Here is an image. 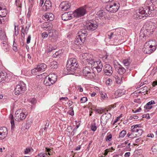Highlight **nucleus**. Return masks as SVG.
<instances>
[{
    "label": "nucleus",
    "mask_w": 157,
    "mask_h": 157,
    "mask_svg": "<svg viewBox=\"0 0 157 157\" xmlns=\"http://www.w3.org/2000/svg\"><path fill=\"white\" fill-rule=\"evenodd\" d=\"M90 56H92V55L88 53H82L80 56V58L82 60L83 62H86L87 60Z\"/></svg>",
    "instance_id": "nucleus-17"
},
{
    "label": "nucleus",
    "mask_w": 157,
    "mask_h": 157,
    "mask_svg": "<svg viewBox=\"0 0 157 157\" xmlns=\"http://www.w3.org/2000/svg\"><path fill=\"white\" fill-rule=\"evenodd\" d=\"M96 65H97V66L95 65L94 66L93 68H95L97 70V72L99 73L101 71L103 67L102 63L101 61H97Z\"/></svg>",
    "instance_id": "nucleus-20"
},
{
    "label": "nucleus",
    "mask_w": 157,
    "mask_h": 157,
    "mask_svg": "<svg viewBox=\"0 0 157 157\" xmlns=\"http://www.w3.org/2000/svg\"><path fill=\"white\" fill-rule=\"evenodd\" d=\"M115 94L118 97H119L123 95L124 93L121 90H119L116 92Z\"/></svg>",
    "instance_id": "nucleus-39"
},
{
    "label": "nucleus",
    "mask_w": 157,
    "mask_h": 157,
    "mask_svg": "<svg viewBox=\"0 0 157 157\" xmlns=\"http://www.w3.org/2000/svg\"><path fill=\"white\" fill-rule=\"evenodd\" d=\"M0 16L3 18L5 17L7 14V11L6 8L2 10H0Z\"/></svg>",
    "instance_id": "nucleus-30"
},
{
    "label": "nucleus",
    "mask_w": 157,
    "mask_h": 157,
    "mask_svg": "<svg viewBox=\"0 0 157 157\" xmlns=\"http://www.w3.org/2000/svg\"><path fill=\"white\" fill-rule=\"evenodd\" d=\"M103 71L104 74L107 75H111L113 73L112 67L109 64H107L104 65Z\"/></svg>",
    "instance_id": "nucleus-13"
},
{
    "label": "nucleus",
    "mask_w": 157,
    "mask_h": 157,
    "mask_svg": "<svg viewBox=\"0 0 157 157\" xmlns=\"http://www.w3.org/2000/svg\"><path fill=\"white\" fill-rule=\"evenodd\" d=\"M114 65L116 71L120 75H123L126 71H128V70L129 71L131 70V69H129V67H126V69L125 68H124L118 62H117L116 63H114Z\"/></svg>",
    "instance_id": "nucleus-9"
},
{
    "label": "nucleus",
    "mask_w": 157,
    "mask_h": 157,
    "mask_svg": "<svg viewBox=\"0 0 157 157\" xmlns=\"http://www.w3.org/2000/svg\"><path fill=\"white\" fill-rule=\"evenodd\" d=\"M147 105H151L154 104H155V102L154 101L151 100V101L148 102L147 103Z\"/></svg>",
    "instance_id": "nucleus-54"
},
{
    "label": "nucleus",
    "mask_w": 157,
    "mask_h": 157,
    "mask_svg": "<svg viewBox=\"0 0 157 157\" xmlns=\"http://www.w3.org/2000/svg\"><path fill=\"white\" fill-rule=\"evenodd\" d=\"M143 48V51L144 53L146 54H150L155 51L156 49L155 46H154V48H151L149 46H145Z\"/></svg>",
    "instance_id": "nucleus-18"
},
{
    "label": "nucleus",
    "mask_w": 157,
    "mask_h": 157,
    "mask_svg": "<svg viewBox=\"0 0 157 157\" xmlns=\"http://www.w3.org/2000/svg\"><path fill=\"white\" fill-rule=\"evenodd\" d=\"M45 149H46V151H47V152H48V154L49 155H51V149L49 148H47V147H46L45 148Z\"/></svg>",
    "instance_id": "nucleus-55"
},
{
    "label": "nucleus",
    "mask_w": 157,
    "mask_h": 157,
    "mask_svg": "<svg viewBox=\"0 0 157 157\" xmlns=\"http://www.w3.org/2000/svg\"><path fill=\"white\" fill-rule=\"evenodd\" d=\"M46 123L45 125V127L44 128V130H46L48 128L49 125V121H46Z\"/></svg>",
    "instance_id": "nucleus-44"
},
{
    "label": "nucleus",
    "mask_w": 157,
    "mask_h": 157,
    "mask_svg": "<svg viewBox=\"0 0 157 157\" xmlns=\"http://www.w3.org/2000/svg\"><path fill=\"white\" fill-rule=\"evenodd\" d=\"M19 0H15V4L16 6L19 7H21V6L19 5Z\"/></svg>",
    "instance_id": "nucleus-50"
},
{
    "label": "nucleus",
    "mask_w": 157,
    "mask_h": 157,
    "mask_svg": "<svg viewBox=\"0 0 157 157\" xmlns=\"http://www.w3.org/2000/svg\"><path fill=\"white\" fill-rule=\"evenodd\" d=\"M98 27L97 22L95 21H90L87 22V23L85 26V28L88 30L93 31L95 30Z\"/></svg>",
    "instance_id": "nucleus-10"
},
{
    "label": "nucleus",
    "mask_w": 157,
    "mask_h": 157,
    "mask_svg": "<svg viewBox=\"0 0 157 157\" xmlns=\"http://www.w3.org/2000/svg\"><path fill=\"white\" fill-rule=\"evenodd\" d=\"M44 0H40V4H39V6H42L43 4L44 3Z\"/></svg>",
    "instance_id": "nucleus-62"
},
{
    "label": "nucleus",
    "mask_w": 157,
    "mask_h": 157,
    "mask_svg": "<svg viewBox=\"0 0 157 157\" xmlns=\"http://www.w3.org/2000/svg\"><path fill=\"white\" fill-rule=\"evenodd\" d=\"M90 128L91 130L94 132H95L97 128L95 123L92 124Z\"/></svg>",
    "instance_id": "nucleus-38"
},
{
    "label": "nucleus",
    "mask_w": 157,
    "mask_h": 157,
    "mask_svg": "<svg viewBox=\"0 0 157 157\" xmlns=\"http://www.w3.org/2000/svg\"><path fill=\"white\" fill-rule=\"evenodd\" d=\"M42 36L43 38H45L48 37V34L47 32H45L42 33Z\"/></svg>",
    "instance_id": "nucleus-48"
},
{
    "label": "nucleus",
    "mask_w": 157,
    "mask_h": 157,
    "mask_svg": "<svg viewBox=\"0 0 157 157\" xmlns=\"http://www.w3.org/2000/svg\"><path fill=\"white\" fill-rule=\"evenodd\" d=\"M26 115L22 112L21 109L17 110L15 114V119L17 121H21L24 119Z\"/></svg>",
    "instance_id": "nucleus-11"
},
{
    "label": "nucleus",
    "mask_w": 157,
    "mask_h": 157,
    "mask_svg": "<svg viewBox=\"0 0 157 157\" xmlns=\"http://www.w3.org/2000/svg\"><path fill=\"white\" fill-rule=\"evenodd\" d=\"M30 101L31 104H34L36 102V99L34 98H32V99H30Z\"/></svg>",
    "instance_id": "nucleus-49"
},
{
    "label": "nucleus",
    "mask_w": 157,
    "mask_h": 157,
    "mask_svg": "<svg viewBox=\"0 0 157 157\" xmlns=\"http://www.w3.org/2000/svg\"><path fill=\"white\" fill-rule=\"evenodd\" d=\"M77 59L75 58L69 59L67 61L66 70L69 74H73L78 68Z\"/></svg>",
    "instance_id": "nucleus-2"
},
{
    "label": "nucleus",
    "mask_w": 157,
    "mask_h": 157,
    "mask_svg": "<svg viewBox=\"0 0 157 157\" xmlns=\"http://www.w3.org/2000/svg\"><path fill=\"white\" fill-rule=\"evenodd\" d=\"M37 67L36 68H35L32 70V73H35V72H37L39 71L38 70H37Z\"/></svg>",
    "instance_id": "nucleus-58"
},
{
    "label": "nucleus",
    "mask_w": 157,
    "mask_h": 157,
    "mask_svg": "<svg viewBox=\"0 0 157 157\" xmlns=\"http://www.w3.org/2000/svg\"><path fill=\"white\" fill-rule=\"evenodd\" d=\"M0 132L2 135H3L4 136L6 137L8 134V131L7 128L5 127H3L0 128Z\"/></svg>",
    "instance_id": "nucleus-26"
},
{
    "label": "nucleus",
    "mask_w": 157,
    "mask_h": 157,
    "mask_svg": "<svg viewBox=\"0 0 157 157\" xmlns=\"http://www.w3.org/2000/svg\"><path fill=\"white\" fill-rule=\"evenodd\" d=\"M71 6V4L68 1L62 2L60 5V7L61 8L62 11H65L68 10Z\"/></svg>",
    "instance_id": "nucleus-14"
},
{
    "label": "nucleus",
    "mask_w": 157,
    "mask_h": 157,
    "mask_svg": "<svg viewBox=\"0 0 157 157\" xmlns=\"http://www.w3.org/2000/svg\"><path fill=\"white\" fill-rule=\"evenodd\" d=\"M87 33L83 32V31L78 33L74 41V44L78 46L82 45L85 42Z\"/></svg>",
    "instance_id": "nucleus-3"
},
{
    "label": "nucleus",
    "mask_w": 157,
    "mask_h": 157,
    "mask_svg": "<svg viewBox=\"0 0 157 157\" xmlns=\"http://www.w3.org/2000/svg\"><path fill=\"white\" fill-rule=\"evenodd\" d=\"M130 152H127L125 153L124 156L125 157H128L130 156Z\"/></svg>",
    "instance_id": "nucleus-61"
},
{
    "label": "nucleus",
    "mask_w": 157,
    "mask_h": 157,
    "mask_svg": "<svg viewBox=\"0 0 157 157\" xmlns=\"http://www.w3.org/2000/svg\"><path fill=\"white\" fill-rule=\"evenodd\" d=\"M152 150L153 152H157V145L152 147Z\"/></svg>",
    "instance_id": "nucleus-45"
},
{
    "label": "nucleus",
    "mask_w": 157,
    "mask_h": 157,
    "mask_svg": "<svg viewBox=\"0 0 157 157\" xmlns=\"http://www.w3.org/2000/svg\"><path fill=\"white\" fill-rule=\"evenodd\" d=\"M26 89L25 84L23 82H20L15 89V94L19 95L24 93Z\"/></svg>",
    "instance_id": "nucleus-4"
},
{
    "label": "nucleus",
    "mask_w": 157,
    "mask_h": 157,
    "mask_svg": "<svg viewBox=\"0 0 157 157\" xmlns=\"http://www.w3.org/2000/svg\"><path fill=\"white\" fill-rule=\"evenodd\" d=\"M58 35L57 31L55 30L50 31L48 33L49 40L52 42L56 41L58 39Z\"/></svg>",
    "instance_id": "nucleus-12"
},
{
    "label": "nucleus",
    "mask_w": 157,
    "mask_h": 157,
    "mask_svg": "<svg viewBox=\"0 0 157 157\" xmlns=\"http://www.w3.org/2000/svg\"><path fill=\"white\" fill-rule=\"evenodd\" d=\"M91 57L92 56H90V58H89L87 60L86 62H87L89 64L92 65V67H93L94 66L96 65L97 61H95L94 59H92Z\"/></svg>",
    "instance_id": "nucleus-24"
},
{
    "label": "nucleus",
    "mask_w": 157,
    "mask_h": 157,
    "mask_svg": "<svg viewBox=\"0 0 157 157\" xmlns=\"http://www.w3.org/2000/svg\"><path fill=\"white\" fill-rule=\"evenodd\" d=\"M5 8L4 4L1 2H0V10H2Z\"/></svg>",
    "instance_id": "nucleus-51"
},
{
    "label": "nucleus",
    "mask_w": 157,
    "mask_h": 157,
    "mask_svg": "<svg viewBox=\"0 0 157 157\" xmlns=\"http://www.w3.org/2000/svg\"><path fill=\"white\" fill-rule=\"evenodd\" d=\"M42 18L45 20L50 21L53 20L54 18V15L51 13H45L42 16Z\"/></svg>",
    "instance_id": "nucleus-15"
},
{
    "label": "nucleus",
    "mask_w": 157,
    "mask_h": 157,
    "mask_svg": "<svg viewBox=\"0 0 157 157\" xmlns=\"http://www.w3.org/2000/svg\"><path fill=\"white\" fill-rule=\"evenodd\" d=\"M141 90H142V92L144 93L147 90V87L146 86H144L140 88Z\"/></svg>",
    "instance_id": "nucleus-43"
},
{
    "label": "nucleus",
    "mask_w": 157,
    "mask_h": 157,
    "mask_svg": "<svg viewBox=\"0 0 157 157\" xmlns=\"http://www.w3.org/2000/svg\"><path fill=\"white\" fill-rule=\"evenodd\" d=\"M140 127V125L139 124H136L135 125H132L131 127V131H135L136 129H137V127Z\"/></svg>",
    "instance_id": "nucleus-36"
},
{
    "label": "nucleus",
    "mask_w": 157,
    "mask_h": 157,
    "mask_svg": "<svg viewBox=\"0 0 157 157\" xmlns=\"http://www.w3.org/2000/svg\"><path fill=\"white\" fill-rule=\"evenodd\" d=\"M87 100V97H84L80 99L81 102L82 103L85 102Z\"/></svg>",
    "instance_id": "nucleus-40"
},
{
    "label": "nucleus",
    "mask_w": 157,
    "mask_h": 157,
    "mask_svg": "<svg viewBox=\"0 0 157 157\" xmlns=\"http://www.w3.org/2000/svg\"><path fill=\"white\" fill-rule=\"evenodd\" d=\"M37 70L39 71L43 72L45 71L46 68L47 67V66L44 63H42L39 64L37 66Z\"/></svg>",
    "instance_id": "nucleus-21"
},
{
    "label": "nucleus",
    "mask_w": 157,
    "mask_h": 157,
    "mask_svg": "<svg viewBox=\"0 0 157 157\" xmlns=\"http://www.w3.org/2000/svg\"><path fill=\"white\" fill-rule=\"evenodd\" d=\"M126 134V132L125 130H123L119 134V136L120 138H123Z\"/></svg>",
    "instance_id": "nucleus-37"
},
{
    "label": "nucleus",
    "mask_w": 157,
    "mask_h": 157,
    "mask_svg": "<svg viewBox=\"0 0 157 157\" xmlns=\"http://www.w3.org/2000/svg\"><path fill=\"white\" fill-rule=\"evenodd\" d=\"M7 75L6 73H3L2 72H0V82H1L5 80Z\"/></svg>",
    "instance_id": "nucleus-28"
},
{
    "label": "nucleus",
    "mask_w": 157,
    "mask_h": 157,
    "mask_svg": "<svg viewBox=\"0 0 157 157\" xmlns=\"http://www.w3.org/2000/svg\"><path fill=\"white\" fill-rule=\"evenodd\" d=\"M62 54V52L61 50H59L53 54L52 55V57L55 58L60 57L61 56Z\"/></svg>",
    "instance_id": "nucleus-29"
},
{
    "label": "nucleus",
    "mask_w": 157,
    "mask_h": 157,
    "mask_svg": "<svg viewBox=\"0 0 157 157\" xmlns=\"http://www.w3.org/2000/svg\"><path fill=\"white\" fill-rule=\"evenodd\" d=\"M112 135L111 134H109L107 136L106 138V140L107 141H110L112 139Z\"/></svg>",
    "instance_id": "nucleus-41"
},
{
    "label": "nucleus",
    "mask_w": 157,
    "mask_h": 157,
    "mask_svg": "<svg viewBox=\"0 0 157 157\" xmlns=\"http://www.w3.org/2000/svg\"><path fill=\"white\" fill-rule=\"evenodd\" d=\"M115 35H113V33H110L108 34V38L109 39H111Z\"/></svg>",
    "instance_id": "nucleus-46"
},
{
    "label": "nucleus",
    "mask_w": 157,
    "mask_h": 157,
    "mask_svg": "<svg viewBox=\"0 0 157 157\" xmlns=\"http://www.w3.org/2000/svg\"><path fill=\"white\" fill-rule=\"evenodd\" d=\"M156 41L155 40H149L147 42H146L145 44V46H149L151 48H154V46H155Z\"/></svg>",
    "instance_id": "nucleus-23"
},
{
    "label": "nucleus",
    "mask_w": 157,
    "mask_h": 157,
    "mask_svg": "<svg viewBox=\"0 0 157 157\" xmlns=\"http://www.w3.org/2000/svg\"><path fill=\"white\" fill-rule=\"evenodd\" d=\"M72 14L69 12L65 13L62 15V19L64 21L70 20L72 18Z\"/></svg>",
    "instance_id": "nucleus-19"
},
{
    "label": "nucleus",
    "mask_w": 157,
    "mask_h": 157,
    "mask_svg": "<svg viewBox=\"0 0 157 157\" xmlns=\"http://www.w3.org/2000/svg\"><path fill=\"white\" fill-rule=\"evenodd\" d=\"M122 63L125 66H128L130 63V59H124Z\"/></svg>",
    "instance_id": "nucleus-31"
},
{
    "label": "nucleus",
    "mask_w": 157,
    "mask_h": 157,
    "mask_svg": "<svg viewBox=\"0 0 157 157\" xmlns=\"http://www.w3.org/2000/svg\"><path fill=\"white\" fill-rule=\"evenodd\" d=\"M30 149L29 148H26L25 150V153L27 154L30 151Z\"/></svg>",
    "instance_id": "nucleus-56"
},
{
    "label": "nucleus",
    "mask_w": 157,
    "mask_h": 157,
    "mask_svg": "<svg viewBox=\"0 0 157 157\" xmlns=\"http://www.w3.org/2000/svg\"><path fill=\"white\" fill-rule=\"evenodd\" d=\"M3 18L0 16V24L2 23V22L4 21Z\"/></svg>",
    "instance_id": "nucleus-63"
},
{
    "label": "nucleus",
    "mask_w": 157,
    "mask_h": 157,
    "mask_svg": "<svg viewBox=\"0 0 157 157\" xmlns=\"http://www.w3.org/2000/svg\"><path fill=\"white\" fill-rule=\"evenodd\" d=\"M55 48L51 45L49 46V48L48 49V52H51L53 50H55Z\"/></svg>",
    "instance_id": "nucleus-57"
},
{
    "label": "nucleus",
    "mask_w": 157,
    "mask_h": 157,
    "mask_svg": "<svg viewBox=\"0 0 157 157\" xmlns=\"http://www.w3.org/2000/svg\"><path fill=\"white\" fill-rule=\"evenodd\" d=\"M157 85V81H155L153 82L152 83V85L153 86L155 87V86Z\"/></svg>",
    "instance_id": "nucleus-64"
},
{
    "label": "nucleus",
    "mask_w": 157,
    "mask_h": 157,
    "mask_svg": "<svg viewBox=\"0 0 157 157\" xmlns=\"http://www.w3.org/2000/svg\"><path fill=\"white\" fill-rule=\"evenodd\" d=\"M19 41L20 43V44L21 45H22V46H24V42L22 38H21V39L19 40Z\"/></svg>",
    "instance_id": "nucleus-60"
},
{
    "label": "nucleus",
    "mask_w": 157,
    "mask_h": 157,
    "mask_svg": "<svg viewBox=\"0 0 157 157\" xmlns=\"http://www.w3.org/2000/svg\"><path fill=\"white\" fill-rule=\"evenodd\" d=\"M106 84L108 85H110L112 83V80L110 78H109L107 80L106 82Z\"/></svg>",
    "instance_id": "nucleus-42"
},
{
    "label": "nucleus",
    "mask_w": 157,
    "mask_h": 157,
    "mask_svg": "<svg viewBox=\"0 0 157 157\" xmlns=\"http://www.w3.org/2000/svg\"><path fill=\"white\" fill-rule=\"evenodd\" d=\"M2 46L6 47L7 45L6 42V41H3L1 44Z\"/></svg>",
    "instance_id": "nucleus-59"
},
{
    "label": "nucleus",
    "mask_w": 157,
    "mask_h": 157,
    "mask_svg": "<svg viewBox=\"0 0 157 157\" xmlns=\"http://www.w3.org/2000/svg\"><path fill=\"white\" fill-rule=\"evenodd\" d=\"M144 108L145 109H151L152 108V106L150 105H147V104L144 106Z\"/></svg>",
    "instance_id": "nucleus-47"
},
{
    "label": "nucleus",
    "mask_w": 157,
    "mask_h": 157,
    "mask_svg": "<svg viewBox=\"0 0 157 157\" xmlns=\"http://www.w3.org/2000/svg\"><path fill=\"white\" fill-rule=\"evenodd\" d=\"M0 39L1 40H4L6 39V33L1 28H0Z\"/></svg>",
    "instance_id": "nucleus-25"
},
{
    "label": "nucleus",
    "mask_w": 157,
    "mask_h": 157,
    "mask_svg": "<svg viewBox=\"0 0 157 157\" xmlns=\"http://www.w3.org/2000/svg\"><path fill=\"white\" fill-rule=\"evenodd\" d=\"M119 7L120 5L118 3L113 2L107 5L106 7V9L109 12L114 13L118 10Z\"/></svg>",
    "instance_id": "nucleus-6"
},
{
    "label": "nucleus",
    "mask_w": 157,
    "mask_h": 157,
    "mask_svg": "<svg viewBox=\"0 0 157 157\" xmlns=\"http://www.w3.org/2000/svg\"><path fill=\"white\" fill-rule=\"evenodd\" d=\"M52 8V3L50 0H46L44 5L43 6V9L44 11H46Z\"/></svg>",
    "instance_id": "nucleus-16"
},
{
    "label": "nucleus",
    "mask_w": 157,
    "mask_h": 157,
    "mask_svg": "<svg viewBox=\"0 0 157 157\" xmlns=\"http://www.w3.org/2000/svg\"><path fill=\"white\" fill-rule=\"evenodd\" d=\"M154 8L152 6H144L139 10L138 18L144 19L148 16L152 17L154 15Z\"/></svg>",
    "instance_id": "nucleus-1"
},
{
    "label": "nucleus",
    "mask_w": 157,
    "mask_h": 157,
    "mask_svg": "<svg viewBox=\"0 0 157 157\" xmlns=\"http://www.w3.org/2000/svg\"><path fill=\"white\" fill-rule=\"evenodd\" d=\"M9 118L11 120L10 123L11 124V128H14L15 126L13 115L12 114H10L9 116Z\"/></svg>",
    "instance_id": "nucleus-32"
},
{
    "label": "nucleus",
    "mask_w": 157,
    "mask_h": 157,
    "mask_svg": "<svg viewBox=\"0 0 157 157\" xmlns=\"http://www.w3.org/2000/svg\"><path fill=\"white\" fill-rule=\"evenodd\" d=\"M89 67H85L83 68V74L86 78L89 79H92L95 77L94 73L91 71Z\"/></svg>",
    "instance_id": "nucleus-8"
},
{
    "label": "nucleus",
    "mask_w": 157,
    "mask_h": 157,
    "mask_svg": "<svg viewBox=\"0 0 157 157\" xmlns=\"http://www.w3.org/2000/svg\"><path fill=\"white\" fill-rule=\"evenodd\" d=\"M57 76L55 74H51L49 75L48 77L49 79L50 80V81L51 82V83L53 84L57 80Z\"/></svg>",
    "instance_id": "nucleus-22"
},
{
    "label": "nucleus",
    "mask_w": 157,
    "mask_h": 157,
    "mask_svg": "<svg viewBox=\"0 0 157 157\" xmlns=\"http://www.w3.org/2000/svg\"><path fill=\"white\" fill-rule=\"evenodd\" d=\"M87 9V6L85 5L77 9L73 13L74 16L77 18L84 16L86 13Z\"/></svg>",
    "instance_id": "nucleus-5"
},
{
    "label": "nucleus",
    "mask_w": 157,
    "mask_h": 157,
    "mask_svg": "<svg viewBox=\"0 0 157 157\" xmlns=\"http://www.w3.org/2000/svg\"><path fill=\"white\" fill-rule=\"evenodd\" d=\"M57 62L56 61H53L51 62L50 65L52 68H57L58 66L57 65Z\"/></svg>",
    "instance_id": "nucleus-35"
},
{
    "label": "nucleus",
    "mask_w": 157,
    "mask_h": 157,
    "mask_svg": "<svg viewBox=\"0 0 157 157\" xmlns=\"http://www.w3.org/2000/svg\"><path fill=\"white\" fill-rule=\"evenodd\" d=\"M105 113L102 115L101 118V125L105 126L108 122L109 120L111 118V115L110 113H108V110H105L103 112Z\"/></svg>",
    "instance_id": "nucleus-7"
},
{
    "label": "nucleus",
    "mask_w": 157,
    "mask_h": 157,
    "mask_svg": "<svg viewBox=\"0 0 157 157\" xmlns=\"http://www.w3.org/2000/svg\"><path fill=\"white\" fill-rule=\"evenodd\" d=\"M48 78L46 77L44 81V84L46 86H50L53 84Z\"/></svg>",
    "instance_id": "nucleus-27"
},
{
    "label": "nucleus",
    "mask_w": 157,
    "mask_h": 157,
    "mask_svg": "<svg viewBox=\"0 0 157 157\" xmlns=\"http://www.w3.org/2000/svg\"><path fill=\"white\" fill-rule=\"evenodd\" d=\"M31 36L30 35H29L27 37V44H29L30 42Z\"/></svg>",
    "instance_id": "nucleus-53"
},
{
    "label": "nucleus",
    "mask_w": 157,
    "mask_h": 157,
    "mask_svg": "<svg viewBox=\"0 0 157 157\" xmlns=\"http://www.w3.org/2000/svg\"><path fill=\"white\" fill-rule=\"evenodd\" d=\"M105 14V13L103 10H100L97 12L96 14L99 17H103Z\"/></svg>",
    "instance_id": "nucleus-34"
},
{
    "label": "nucleus",
    "mask_w": 157,
    "mask_h": 157,
    "mask_svg": "<svg viewBox=\"0 0 157 157\" xmlns=\"http://www.w3.org/2000/svg\"><path fill=\"white\" fill-rule=\"evenodd\" d=\"M142 118H147V119L150 118L149 114L148 113L146 114L143 115L142 116Z\"/></svg>",
    "instance_id": "nucleus-52"
},
{
    "label": "nucleus",
    "mask_w": 157,
    "mask_h": 157,
    "mask_svg": "<svg viewBox=\"0 0 157 157\" xmlns=\"http://www.w3.org/2000/svg\"><path fill=\"white\" fill-rule=\"evenodd\" d=\"M132 132H136L137 134H136V136H138L142 135L143 132V131L141 129H136L135 131H132Z\"/></svg>",
    "instance_id": "nucleus-33"
}]
</instances>
